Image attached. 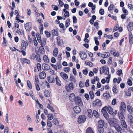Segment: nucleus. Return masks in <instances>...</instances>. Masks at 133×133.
Returning a JSON list of instances; mask_svg holds the SVG:
<instances>
[{
	"label": "nucleus",
	"mask_w": 133,
	"mask_h": 133,
	"mask_svg": "<svg viewBox=\"0 0 133 133\" xmlns=\"http://www.w3.org/2000/svg\"><path fill=\"white\" fill-rule=\"evenodd\" d=\"M98 129L100 133H103L104 130V128L107 127V123L103 120L101 119L98 121Z\"/></svg>",
	"instance_id": "f257e3e1"
},
{
	"label": "nucleus",
	"mask_w": 133,
	"mask_h": 133,
	"mask_svg": "<svg viewBox=\"0 0 133 133\" xmlns=\"http://www.w3.org/2000/svg\"><path fill=\"white\" fill-rule=\"evenodd\" d=\"M108 122L111 127H114L118 124L117 120L115 118H111L108 121Z\"/></svg>",
	"instance_id": "f03ea898"
},
{
	"label": "nucleus",
	"mask_w": 133,
	"mask_h": 133,
	"mask_svg": "<svg viewBox=\"0 0 133 133\" xmlns=\"http://www.w3.org/2000/svg\"><path fill=\"white\" fill-rule=\"evenodd\" d=\"M66 90L69 92H71V90L74 89V84L73 83L71 82L66 84L65 87Z\"/></svg>",
	"instance_id": "7ed1b4c3"
},
{
	"label": "nucleus",
	"mask_w": 133,
	"mask_h": 133,
	"mask_svg": "<svg viewBox=\"0 0 133 133\" xmlns=\"http://www.w3.org/2000/svg\"><path fill=\"white\" fill-rule=\"evenodd\" d=\"M86 120V117L85 115H81L78 117V122L79 124L84 123Z\"/></svg>",
	"instance_id": "20e7f679"
},
{
	"label": "nucleus",
	"mask_w": 133,
	"mask_h": 133,
	"mask_svg": "<svg viewBox=\"0 0 133 133\" xmlns=\"http://www.w3.org/2000/svg\"><path fill=\"white\" fill-rule=\"evenodd\" d=\"M35 52L37 54L40 55V54H43L45 52L43 46H41L38 50H35Z\"/></svg>",
	"instance_id": "39448f33"
},
{
	"label": "nucleus",
	"mask_w": 133,
	"mask_h": 133,
	"mask_svg": "<svg viewBox=\"0 0 133 133\" xmlns=\"http://www.w3.org/2000/svg\"><path fill=\"white\" fill-rule=\"evenodd\" d=\"M25 28L27 31H30L32 29V24L30 22L27 23L25 25Z\"/></svg>",
	"instance_id": "423d86ee"
},
{
	"label": "nucleus",
	"mask_w": 133,
	"mask_h": 133,
	"mask_svg": "<svg viewBox=\"0 0 133 133\" xmlns=\"http://www.w3.org/2000/svg\"><path fill=\"white\" fill-rule=\"evenodd\" d=\"M93 105L94 106L97 105L98 106H101L102 105L101 102L99 99L95 100L93 103Z\"/></svg>",
	"instance_id": "0eeeda50"
},
{
	"label": "nucleus",
	"mask_w": 133,
	"mask_h": 133,
	"mask_svg": "<svg viewBox=\"0 0 133 133\" xmlns=\"http://www.w3.org/2000/svg\"><path fill=\"white\" fill-rule=\"evenodd\" d=\"M20 59L22 65H23L25 63L29 64L30 63V60L27 59L26 58H20Z\"/></svg>",
	"instance_id": "6e6552de"
},
{
	"label": "nucleus",
	"mask_w": 133,
	"mask_h": 133,
	"mask_svg": "<svg viewBox=\"0 0 133 133\" xmlns=\"http://www.w3.org/2000/svg\"><path fill=\"white\" fill-rule=\"evenodd\" d=\"M75 101L76 103L77 104L80 106H82L83 105V102L81 98L77 96Z\"/></svg>",
	"instance_id": "1a4fd4ad"
},
{
	"label": "nucleus",
	"mask_w": 133,
	"mask_h": 133,
	"mask_svg": "<svg viewBox=\"0 0 133 133\" xmlns=\"http://www.w3.org/2000/svg\"><path fill=\"white\" fill-rule=\"evenodd\" d=\"M79 55L80 57L83 60L85 59L87 57V54L83 51H80Z\"/></svg>",
	"instance_id": "9d476101"
},
{
	"label": "nucleus",
	"mask_w": 133,
	"mask_h": 133,
	"mask_svg": "<svg viewBox=\"0 0 133 133\" xmlns=\"http://www.w3.org/2000/svg\"><path fill=\"white\" fill-rule=\"evenodd\" d=\"M28 45V43L26 41H25L24 40L22 41V43L21 45V50H25L26 49V47Z\"/></svg>",
	"instance_id": "9b49d317"
},
{
	"label": "nucleus",
	"mask_w": 133,
	"mask_h": 133,
	"mask_svg": "<svg viewBox=\"0 0 133 133\" xmlns=\"http://www.w3.org/2000/svg\"><path fill=\"white\" fill-rule=\"evenodd\" d=\"M118 116L120 121L125 120V118L123 112H118Z\"/></svg>",
	"instance_id": "f8f14e48"
},
{
	"label": "nucleus",
	"mask_w": 133,
	"mask_h": 133,
	"mask_svg": "<svg viewBox=\"0 0 133 133\" xmlns=\"http://www.w3.org/2000/svg\"><path fill=\"white\" fill-rule=\"evenodd\" d=\"M42 68L44 70H48L50 68V66L48 65L43 63L42 65Z\"/></svg>",
	"instance_id": "ddd939ff"
},
{
	"label": "nucleus",
	"mask_w": 133,
	"mask_h": 133,
	"mask_svg": "<svg viewBox=\"0 0 133 133\" xmlns=\"http://www.w3.org/2000/svg\"><path fill=\"white\" fill-rule=\"evenodd\" d=\"M120 123L122 128L125 129L127 128V126L125 120H121Z\"/></svg>",
	"instance_id": "4468645a"
},
{
	"label": "nucleus",
	"mask_w": 133,
	"mask_h": 133,
	"mask_svg": "<svg viewBox=\"0 0 133 133\" xmlns=\"http://www.w3.org/2000/svg\"><path fill=\"white\" fill-rule=\"evenodd\" d=\"M74 112L76 114H78L81 111V109L79 107L76 106L74 108Z\"/></svg>",
	"instance_id": "2eb2a0df"
},
{
	"label": "nucleus",
	"mask_w": 133,
	"mask_h": 133,
	"mask_svg": "<svg viewBox=\"0 0 133 133\" xmlns=\"http://www.w3.org/2000/svg\"><path fill=\"white\" fill-rule=\"evenodd\" d=\"M39 76L40 78L43 79L45 77L46 74L45 72L43 71L39 74Z\"/></svg>",
	"instance_id": "dca6fc26"
},
{
	"label": "nucleus",
	"mask_w": 133,
	"mask_h": 133,
	"mask_svg": "<svg viewBox=\"0 0 133 133\" xmlns=\"http://www.w3.org/2000/svg\"><path fill=\"white\" fill-rule=\"evenodd\" d=\"M102 71L105 75L109 74V68L108 67H105L104 66L102 67Z\"/></svg>",
	"instance_id": "f3484780"
},
{
	"label": "nucleus",
	"mask_w": 133,
	"mask_h": 133,
	"mask_svg": "<svg viewBox=\"0 0 133 133\" xmlns=\"http://www.w3.org/2000/svg\"><path fill=\"white\" fill-rule=\"evenodd\" d=\"M60 75L61 77L65 81H66V79L68 78V76L67 74L63 72H61L60 73Z\"/></svg>",
	"instance_id": "a211bd4d"
},
{
	"label": "nucleus",
	"mask_w": 133,
	"mask_h": 133,
	"mask_svg": "<svg viewBox=\"0 0 133 133\" xmlns=\"http://www.w3.org/2000/svg\"><path fill=\"white\" fill-rule=\"evenodd\" d=\"M47 78L48 81L50 83H52L55 82V79L54 76H49Z\"/></svg>",
	"instance_id": "6ab92c4d"
},
{
	"label": "nucleus",
	"mask_w": 133,
	"mask_h": 133,
	"mask_svg": "<svg viewBox=\"0 0 133 133\" xmlns=\"http://www.w3.org/2000/svg\"><path fill=\"white\" fill-rule=\"evenodd\" d=\"M69 99L72 102H73L76 100V97L74 94L72 93L70 94Z\"/></svg>",
	"instance_id": "aec40b11"
},
{
	"label": "nucleus",
	"mask_w": 133,
	"mask_h": 133,
	"mask_svg": "<svg viewBox=\"0 0 133 133\" xmlns=\"http://www.w3.org/2000/svg\"><path fill=\"white\" fill-rule=\"evenodd\" d=\"M114 127L115 128L117 132L121 131L122 130V128L118 123Z\"/></svg>",
	"instance_id": "412c9836"
},
{
	"label": "nucleus",
	"mask_w": 133,
	"mask_h": 133,
	"mask_svg": "<svg viewBox=\"0 0 133 133\" xmlns=\"http://www.w3.org/2000/svg\"><path fill=\"white\" fill-rule=\"evenodd\" d=\"M61 37L60 36H58L56 38L57 40V44L58 45H61L63 43V40L60 39Z\"/></svg>",
	"instance_id": "4be33fe9"
},
{
	"label": "nucleus",
	"mask_w": 133,
	"mask_h": 133,
	"mask_svg": "<svg viewBox=\"0 0 133 133\" xmlns=\"http://www.w3.org/2000/svg\"><path fill=\"white\" fill-rule=\"evenodd\" d=\"M133 29V23L132 22H130L129 23L128 27V31H131Z\"/></svg>",
	"instance_id": "5701e85b"
},
{
	"label": "nucleus",
	"mask_w": 133,
	"mask_h": 133,
	"mask_svg": "<svg viewBox=\"0 0 133 133\" xmlns=\"http://www.w3.org/2000/svg\"><path fill=\"white\" fill-rule=\"evenodd\" d=\"M55 81L57 85L59 86L61 85V82L57 76L55 78Z\"/></svg>",
	"instance_id": "b1692460"
},
{
	"label": "nucleus",
	"mask_w": 133,
	"mask_h": 133,
	"mask_svg": "<svg viewBox=\"0 0 133 133\" xmlns=\"http://www.w3.org/2000/svg\"><path fill=\"white\" fill-rule=\"evenodd\" d=\"M110 56V54L109 52H105L102 54H101V56L102 58L108 57Z\"/></svg>",
	"instance_id": "393cba45"
},
{
	"label": "nucleus",
	"mask_w": 133,
	"mask_h": 133,
	"mask_svg": "<svg viewBox=\"0 0 133 133\" xmlns=\"http://www.w3.org/2000/svg\"><path fill=\"white\" fill-rule=\"evenodd\" d=\"M58 50V48H55L54 50L53 51V55L54 56L56 57L57 55Z\"/></svg>",
	"instance_id": "a878e982"
},
{
	"label": "nucleus",
	"mask_w": 133,
	"mask_h": 133,
	"mask_svg": "<svg viewBox=\"0 0 133 133\" xmlns=\"http://www.w3.org/2000/svg\"><path fill=\"white\" fill-rule=\"evenodd\" d=\"M107 110L109 114H113V109L110 106H108L107 107Z\"/></svg>",
	"instance_id": "bb28decb"
},
{
	"label": "nucleus",
	"mask_w": 133,
	"mask_h": 133,
	"mask_svg": "<svg viewBox=\"0 0 133 133\" xmlns=\"http://www.w3.org/2000/svg\"><path fill=\"white\" fill-rule=\"evenodd\" d=\"M128 110L130 113H132L133 112V108L130 105H128L127 107Z\"/></svg>",
	"instance_id": "cd10ccee"
},
{
	"label": "nucleus",
	"mask_w": 133,
	"mask_h": 133,
	"mask_svg": "<svg viewBox=\"0 0 133 133\" xmlns=\"http://www.w3.org/2000/svg\"><path fill=\"white\" fill-rule=\"evenodd\" d=\"M46 40L45 38H43L41 40V42L40 43H41V46H44L46 43Z\"/></svg>",
	"instance_id": "c85d7f7f"
},
{
	"label": "nucleus",
	"mask_w": 133,
	"mask_h": 133,
	"mask_svg": "<svg viewBox=\"0 0 133 133\" xmlns=\"http://www.w3.org/2000/svg\"><path fill=\"white\" fill-rule=\"evenodd\" d=\"M129 42L131 44L133 43V37L132 34H129Z\"/></svg>",
	"instance_id": "c756f323"
},
{
	"label": "nucleus",
	"mask_w": 133,
	"mask_h": 133,
	"mask_svg": "<svg viewBox=\"0 0 133 133\" xmlns=\"http://www.w3.org/2000/svg\"><path fill=\"white\" fill-rule=\"evenodd\" d=\"M88 116L90 118H91L93 116V113L92 110L90 109L88 110Z\"/></svg>",
	"instance_id": "7c9ffc66"
},
{
	"label": "nucleus",
	"mask_w": 133,
	"mask_h": 133,
	"mask_svg": "<svg viewBox=\"0 0 133 133\" xmlns=\"http://www.w3.org/2000/svg\"><path fill=\"white\" fill-rule=\"evenodd\" d=\"M43 59L44 61V62L45 63H49V61L48 59V57L46 55H45L43 57Z\"/></svg>",
	"instance_id": "2f4dec72"
},
{
	"label": "nucleus",
	"mask_w": 133,
	"mask_h": 133,
	"mask_svg": "<svg viewBox=\"0 0 133 133\" xmlns=\"http://www.w3.org/2000/svg\"><path fill=\"white\" fill-rule=\"evenodd\" d=\"M44 95L46 97H48L50 96V93L49 91L45 90L44 92Z\"/></svg>",
	"instance_id": "473e14b6"
},
{
	"label": "nucleus",
	"mask_w": 133,
	"mask_h": 133,
	"mask_svg": "<svg viewBox=\"0 0 133 133\" xmlns=\"http://www.w3.org/2000/svg\"><path fill=\"white\" fill-rule=\"evenodd\" d=\"M117 85L114 84L112 88V91L114 93L116 94L118 92V90L116 89Z\"/></svg>",
	"instance_id": "72a5a7b5"
},
{
	"label": "nucleus",
	"mask_w": 133,
	"mask_h": 133,
	"mask_svg": "<svg viewBox=\"0 0 133 133\" xmlns=\"http://www.w3.org/2000/svg\"><path fill=\"white\" fill-rule=\"evenodd\" d=\"M86 133H94V132L91 128L89 127L87 129Z\"/></svg>",
	"instance_id": "f704fd0d"
},
{
	"label": "nucleus",
	"mask_w": 133,
	"mask_h": 133,
	"mask_svg": "<svg viewBox=\"0 0 133 133\" xmlns=\"http://www.w3.org/2000/svg\"><path fill=\"white\" fill-rule=\"evenodd\" d=\"M89 94L90 95L91 99H93L94 96V94L93 92L92 91H90L89 92Z\"/></svg>",
	"instance_id": "c9c22d12"
},
{
	"label": "nucleus",
	"mask_w": 133,
	"mask_h": 133,
	"mask_svg": "<svg viewBox=\"0 0 133 133\" xmlns=\"http://www.w3.org/2000/svg\"><path fill=\"white\" fill-rule=\"evenodd\" d=\"M52 32L53 36H57L58 35V32L55 30H52Z\"/></svg>",
	"instance_id": "e433bc0d"
},
{
	"label": "nucleus",
	"mask_w": 133,
	"mask_h": 133,
	"mask_svg": "<svg viewBox=\"0 0 133 133\" xmlns=\"http://www.w3.org/2000/svg\"><path fill=\"white\" fill-rule=\"evenodd\" d=\"M37 55L35 56V58L36 59L37 61L38 62H40L41 61V57L40 56V55L38 54H37Z\"/></svg>",
	"instance_id": "4c0bfd02"
},
{
	"label": "nucleus",
	"mask_w": 133,
	"mask_h": 133,
	"mask_svg": "<svg viewBox=\"0 0 133 133\" xmlns=\"http://www.w3.org/2000/svg\"><path fill=\"white\" fill-rule=\"evenodd\" d=\"M93 114L94 116L95 117L98 118L99 117V115L97 112L95 110H94L93 111Z\"/></svg>",
	"instance_id": "58836bf2"
},
{
	"label": "nucleus",
	"mask_w": 133,
	"mask_h": 133,
	"mask_svg": "<svg viewBox=\"0 0 133 133\" xmlns=\"http://www.w3.org/2000/svg\"><path fill=\"white\" fill-rule=\"evenodd\" d=\"M47 107L50 109L52 112H54L55 111V110L53 109V107L50 106L49 104H48Z\"/></svg>",
	"instance_id": "ea45409f"
},
{
	"label": "nucleus",
	"mask_w": 133,
	"mask_h": 133,
	"mask_svg": "<svg viewBox=\"0 0 133 133\" xmlns=\"http://www.w3.org/2000/svg\"><path fill=\"white\" fill-rule=\"evenodd\" d=\"M70 24V21L69 19H68L65 22V26L66 28H67Z\"/></svg>",
	"instance_id": "a19ab883"
},
{
	"label": "nucleus",
	"mask_w": 133,
	"mask_h": 133,
	"mask_svg": "<svg viewBox=\"0 0 133 133\" xmlns=\"http://www.w3.org/2000/svg\"><path fill=\"white\" fill-rule=\"evenodd\" d=\"M47 126L50 128L52 126V123L48 119L47 121Z\"/></svg>",
	"instance_id": "79ce46f5"
},
{
	"label": "nucleus",
	"mask_w": 133,
	"mask_h": 133,
	"mask_svg": "<svg viewBox=\"0 0 133 133\" xmlns=\"http://www.w3.org/2000/svg\"><path fill=\"white\" fill-rule=\"evenodd\" d=\"M53 123L55 124L58 125L59 123L57 119L56 118H54L52 121Z\"/></svg>",
	"instance_id": "37998d69"
},
{
	"label": "nucleus",
	"mask_w": 133,
	"mask_h": 133,
	"mask_svg": "<svg viewBox=\"0 0 133 133\" xmlns=\"http://www.w3.org/2000/svg\"><path fill=\"white\" fill-rule=\"evenodd\" d=\"M48 117V119L49 120H51L53 118V115L52 114H49L47 116Z\"/></svg>",
	"instance_id": "c03bdc74"
},
{
	"label": "nucleus",
	"mask_w": 133,
	"mask_h": 133,
	"mask_svg": "<svg viewBox=\"0 0 133 133\" xmlns=\"http://www.w3.org/2000/svg\"><path fill=\"white\" fill-rule=\"evenodd\" d=\"M87 65H89L90 67H92L93 66V63L91 62L86 61L85 62Z\"/></svg>",
	"instance_id": "a18cd8bd"
},
{
	"label": "nucleus",
	"mask_w": 133,
	"mask_h": 133,
	"mask_svg": "<svg viewBox=\"0 0 133 133\" xmlns=\"http://www.w3.org/2000/svg\"><path fill=\"white\" fill-rule=\"evenodd\" d=\"M122 10L123 12L126 15H127L128 13V12L127 10L125 9V8L124 7H123L122 8Z\"/></svg>",
	"instance_id": "49530a36"
},
{
	"label": "nucleus",
	"mask_w": 133,
	"mask_h": 133,
	"mask_svg": "<svg viewBox=\"0 0 133 133\" xmlns=\"http://www.w3.org/2000/svg\"><path fill=\"white\" fill-rule=\"evenodd\" d=\"M98 38L97 37H94V39L95 41V44L97 45H99V42L97 40Z\"/></svg>",
	"instance_id": "de8ad7c7"
},
{
	"label": "nucleus",
	"mask_w": 133,
	"mask_h": 133,
	"mask_svg": "<svg viewBox=\"0 0 133 133\" xmlns=\"http://www.w3.org/2000/svg\"><path fill=\"white\" fill-rule=\"evenodd\" d=\"M27 83L28 87L30 89H32V84L30 83V81L29 80H28L27 81Z\"/></svg>",
	"instance_id": "09e8293b"
},
{
	"label": "nucleus",
	"mask_w": 133,
	"mask_h": 133,
	"mask_svg": "<svg viewBox=\"0 0 133 133\" xmlns=\"http://www.w3.org/2000/svg\"><path fill=\"white\" fill-rule=\"evenodd\" d=\"M115 7L114 5L113 4H111L108 8V10L109 11L113 10L114 8Z\"/></svg>",
	"instance_id": "8fccbe9b"
},
{
	"label": "nucleus",
	"mask_w": 133,
	"mask_h": 133,
	"mask_svg": "<svg viewBox=\"0 0 133 133\" xmlns=\"http://www.w3.org/2000/svg\"><path fill=\"white\" fill-rule=\"evenodd\" d=\"M119 28L118 27V25L117 24L115 26L113 30V32H115V31L119 30Z\"/></svg>",
	"instance_id": "3c124183"
},
{
	"label": "nucleus",
	"mask_w": 133,
	"mask_h": 133,
	"mask_svg": "<svg viewBox=\"0 0 133 133\" xmlns=\"http://www.w3.org/2000/svg\"><path fill=\"white\" fill-rule=\"evenodd\" d=\"M120 107L125 109H126V105L125 103L123 102H121Z\"/></svg>",
	"instance_id": "603ef678"
},
{
	"label": "nucleus",
	"mask_w": 133,
	"mask_h": 133,
	"mask_svg": "<svg viewBox=\"0 0 133 133\" xmlns=\"http://www.w3.org/2000/svg\"><path fill=\"white\" fill-rule=\"evenodd\" d=\"M37 66L38 70L39 71H41V64L38 63L37 64Z\"/></svg>",
	"instance_id": "864d4df0"
},
{
	"label": "nucleus",
	"mask_w": 133,
	"mask_h": 133,
	"mask_svg": "<svg viewBox=\"0 0 133 133\" xmlns=\"http://www.w3.org/2000/svg\"><path fill=\"white\" fill-rule=\"evenodd\" d=\"M70 69V68L69 67H65L64 68V70L65 72H67L69 71Z\"/></svg>",
	"instance_id": "5fc2aeb1"
},
{
	"label": "nucleus",
	"mask_w": 133,
	"mask_h": 133,
	"mask_svg": "<svg viewBox=\"0 0 133 133\" xmlns=\"http://www.w3.org/2000/svg\"><path fill=\"white\" fill-rule=\"evenodd\" d=\"M122 74V71L120 69L117 71V74L119 76H120L121 74Z\"/></svg>",
	"instance_id": "6e6d98bb"
},
{
	"label": "nucleus",
	"mask_w": 133,
	"mask_h": 133,
	"mask_svg": "<svg viewBox=\"0 0 133 133\" xmlns=\"http://www.w3.org/2000/svg\"><path fill=\"white\" fill-rule=\"evenodd\" d=\"M116 51L115 50L112 48L110 51V53L111 54L113 55L114 56L116 53Z\"/></svg>",
	"instance_id": "4d7b16f0"
},
{
	"label": "nucleus",
	"mask_w": 133,
	"mask_h": 133,
	"mask_svg": "<svg viewBox=\"0 0 133 133\" xmlns=\"http://www.w3.org/2000/svg\"><path fill=\"white\" fill-rule=\"evenodd\" d=\"M104 9H101L99 11V13L101 15H103L104 14Z\"/></svg>",
	"instance_id": "13d9d810"
},
{
	"label": "nucleus",
	"mask_w": 133,
	"mask_h": 133,
	"mask_svg": "<svg viewBox=\"0 0 133 133\" xmlns=\"http://www.w3.org/2000/svg\"><path fill=\"white\" fill-rule=\"evenodd\" d=\"M108 76L109 77H107L106 78L107 83H109L110 79V75H109Z\"/></svg>",
	"instance_id": "bf43d9fd"
},
{
	"label": "nucleus",
	"mask_w": 133,
	"mask_h": 133,
	"mask_svg": "<svg viewBox=\"0 0 133 133\" xmlns=\"http://www.w3.org/2000/svg\"><path fill=\"white\" fill-rule=\"evenodd\" d=\"M45 34L46 35V36L48 38V37H50L51 35H50V32H48L47 31H45Z\"/></svg>",
	"instance_id": "052dcab7"
},
{
	"label": "nucleus",
	"mask_w": 133,
	"mask_h": 133,
	"mask_svg": "<svg viewBox=\"0 0 133 133\" xmlns=\"http://www.w3.org/2000/svg\"><path fill=\"white\" fill-rule=\"evenodd\" d=\"M116 99L115 98H114L112 100L111 104L113 105H115L116 104Z\"/></svg>",
	"instance_id": "680f3d73"
},
{
	"label": "nucleus",
	"mask_w": 133,
	"mask_h": 133,
	"mask_svg": "<svg viewBox=\"0 0 133 133\" xmlns=\"http://www.w3.org/2000/svg\"><path fill=\"white\" fill-rule=\"evenodd\" d=\"M59 26L61 28L63 29V30H65V29H64V25L63 23H60L59 25Z\"/></svg>",
	"instance_id": "e2e57ef3"
},
{
	"label": "nucleus",
	"mask_w": 133,
	"mask_h": 133,
	"mask_svg": "<svg viewBox=\"0 0 133 133\" xmlns=\"http://www.w3.org/2000/svg\"><path fill=\"white\" fill-rule=\"evenodd\" d=\"M3 42L2 43L3 45H4V46H6V40L5 37H3Z\"/></svg>",
	"instance_id": "0e129e2a"
},
{
	"label": "nucleus",
	"mask_w": 133,
	"mask_h": 133,
	"mask_svg": "<svg viewBox=\"0 0 133 133\" xmlns=\"http://www.w3.org/2000/svg\"><path fill=\"white\" fill-rule=\"evenodd\" d=\"M57 66L58 67V68L60 69L61 68V62H59L57 64Z\"/></svg>",
	"instance_id": "69168bd1"
},
{
	"label": "nucleus",
	"mask_w": 133,
	"mask_h": 133,
	"mask_svg": "<svg viewBox=\"0 0 133 133\" xmlns=\"http://www.w3.org/2000/svg\"><path fill=\"white\" fill-rule=\"evenodd\" d=\"M9 131L8 128L7 127H5L4 130V133H8Z\"/></svg>",
	"instance_id": "338daca9"
},
{
	"label": "nucleus",
	"mask_w": 133,
	"mask_h": 133,
	"mask_svg": "<svg viewBox=\"0 0 133 133\" xmlns=\"http://www.w3.org/2000/svg\"><path fill=\"white\" fill-rule=\"evenodd\" d=\"M128 7L130 9V10H131L133 11V5L129 4L128 5Z\"/></svg>",
	"instance_id": "774afa93"
}]
</instances>
